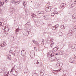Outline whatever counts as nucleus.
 I'll list each match as a JSON object with an SVG mask.
<instances>
[{
	"label": "nucleus",
	"mask_w": 76,
	"mask_h": 76,
	"mask_svg": "<svg viewBox=\"0 0 76 76\" xmlns=\"http://www.w3.org/2000/svg\"><path fill=\"white\" fill-rule=\"evenodd\" d=\"M54 52L51 51L49 52L47 55V56L50 58V60L51 61H54L55 60V56H54Z\"/></svg>",
	"instance_id": "obj_1"
},
{
	"label": "nucleus",
	"mask_w": 76,
	"mask_h": 76,
	"mask_svg": "<svg viewBox=\"0 0 76 76\" xmlns=\"http://www.w3.org/2000/svg\"><path fill=\"white\" fill-rule=\"evenodd\" d=\"M34 63L35 64H37V66H41L42 62H41V61L40 60H35L34 61Z\"/></svg>",
	"instance_id": "obj_2"
},
{
	"label": "nucleus",
	"mask_w": 76,
	"mask_h": 76,
	"mask_svg": "<svg viewBox=\"0 0 76 76\" xmlns=\"http://www.w3.org/2000/svg\"><path fill=\"white\" fill-rule=\"evenodd\" d=\"M10 10H11V15L12 16L15 15V9L13 8V7H10Z\"/></svg>",
	"instance_id": "obj_3"
},
{
	"label": "nucleus",
	"mask_w": 76,
	"mask_h": 76,
	"mask_svg": "<svg viewBox=\"0 0 76 76\" xmlns=\"http://www.w3.org/2000/svg\"><path fill=\"white\" fill-rule=\"evenodd\" d=\"M66 4V3H63L61 5V6L59 8L61 9H62V10L64 9V7H65Z\"/></svg>",
	"instance_id": "obj_4"
},
{
	"label": "nucleus",
	"mask_w": 76,
	"mask_h": 76,
	"mask_svg": "<svg viewBox=\"0 0 76 76\" xmlns=\"http://www.w3.org/2000/svg\"><path fill=\"white\" fill-rule=\"evenodd\" d=\"M44 13V12L43 11H39L37 12V14L39 15H43Z\"/></svg>",
	"instance_id": "obj_5"
},
{
	"label": "nucleus",
	"mask_w": 76,
	"mask_h": 76,
	"mask_svg": "<svg viewBox=\"0 0 76 76\" xmlns=\"http://www.w3.org/2000/svg\"><path fill=\"white\" fill-rule=\"evenodd\" d=\"M10 0H4V3H7V2H10V3H15V1L14 0H12L11 1H9Z\"/></svg>",
	"instance_id": "obj_6"
},
{
	"label": "nucleus",
	"mask_w": 76,
	"mask_h": 76,
	"mask_svg": "<svg viewBox=\"0 0 76 76\" xmlns=\"http://www.w3.org/2000/svg\"><path fill=\"white\" fill-rule=\"evenodd\" d=\"M51 7L50 6H48L45 9V10L46 12H50V11H51Z\"/></svg>",
	"instance_id": "obj_7"
},
{
	"label": "nucleus",
	"mask_w": 76,
	"mask_h": 76,
	"mask_svg": "<svg viewBox=\"0 0 76 76\" xmlns=\"http://www.w3.org/2000/svg\"><path fill=\"white\" fill-rule=\"evenodd\" d=\"M75 5H76V0H75L73 3L70 4H69V6L70 7L72 8V7H74V6H75Z\"/></svg>",
	"instance_id": "obj_8"
},
{
	"label": "nucleus",
	"mask_w": 76,
	"mask_h": 76,
	"mask_svg": "<svg viewBox=\"0 0 76 76\" xmlns=\"http://www.w3.org/2000/svg\"><path fill=\"white\" fill-rule=\"evenodd\" d=\"M69 61L70 63H74V61H75V59H74V58H69Z\"/></svg>",
	"instance_id": "obj_9"
},
{
	"label": "nucleus",
	"mask_w": 76,
	"mask_h": 76,
	"mask_svg": "<svg viewBox=\"0 0 76 76\" xmlns=\"http://www.w3.org/2000/svg\"><path fill=\"white\" fill-rule=\"evenodd\" d=\"M43 17L45 20H48V19H49L50 18V17H49V16L47 15H45Z\"/></svg>",
	"instance_id": "obj_10"
},
{
	"label": "nucleus",
	"mask_w": 76,
	"mask_h": 76,
	"mask_svg": "<svg viewBox=\"0 0 76 76\" xmlns=\"http://www.w3.org/2000/svg\"><path fill=\"white\" fill-rule=\"evenodd\" d=\"M21 54L22 56H25L26 54V52L25 51V50H22L21 52Z\"/></svg>",
	"instance_id": "obj_11"
},
{
	"label": "nucleus",
	"mask_w": 76,
	"mask_h": 76,
	"mask_svg": "<svg viewBox=\"0 0 76 76\" xmlns=\"http://www.w3.org/2000/svg\"><path fill=\"white\" fill-rule=\"evenodd\" d=\"M56 66H63V63L58 62L56 64Z\"/></svg>",
	"instance_id": "obj_12"
},
{
	"label": "nucleus",
	"mask_w": 76,
	"mask_h": 76,
	"mask_svg": "<svg viewBox=\"0 0 76 76\" xmlns=\"http://www.w3.org/2000/svg\"><path fill=\"white\" fill-rule=\"evenodd\" d=\"M21 0H17V1H15V3L16 4H19L20 3V2Z\"/></svg>",
	"instance_id": "obj_13"
},
{
	"label": "nucleus",
	"mask_w": 76,
	"mask_h": 76,
	"mask_svg": "<svg viewBox=\"0 0 76 76\" xmlns=\"http://www.w3.org/2000/svg\"><path fill=\"white\" fill-rule=\"evenodd\" d=\"M58 50V47L56 46L55 48H53L54 51H57Z\"/></svg>",
	"instance_id": "obj_14"
},
{
	"label": "nucleus",
	"mask_w": 76,
	"mask_h": 76,
	"mask_svg": "<svg viewBox=\"0 0 76 76\" xmlns=\"http://www.w3.org/2000/svg\"><path fill=\"white\" fill-rule=\"evenodd\" d=\"M50 42H52L51 44H50V47H53V44H54V42H53V41H52V40L51 39L50 40Z\"/></svg>",
	"instance_id": "obj_15"
},
{
	"label": "nucleus",
	"mask_w": 76,
	"mask_h": 76,
	"mask_svg": "<svg viewBox=\"0 0 76 76\" xmlns=\"http://www.w3.org/2000/svg\"><path fill=\"white\" fill-rule=\"evenodd\" d=\"M12 74L14 76H17V75H18V72L15 71V72L14 73H13Z\"/></svg>",
	"instance_id": "obj_16"
},
{
	"label": "nucleus",
	"mask_w": 76,
	"mask_h": 76,
	"mask_svg": "<svg viewBox=\"0 0 76 76\" xmlns=\"http://www.w3.org/2000/svg\"><path fill=\"white\" fill-rule=\"evenodd\" d=\"M30 57H31V58H33L34 57V53H31L30 54Z\"/></svg>",
	"instance_id": "obj_17"
},
{
	"label": "nucleus",
	"mask_w": 76,
	"mask_h": 76,
	"mask_svg": "<svg viewBox=\"0 0 76 76\" xmlns=\"http://www.w3.org/2000/svg\"><path fill=\"white\" fill-rule=\"evenodd\" d=\"M28 34H29V32L28 31H25L24 35H25V36L28 35Z\"/></svg>",
	"instance_id": "obj_18"
},
{
	"label": "nucleus",
	"mask_w": 76,
	"mask_h": 76,
	"mask_svg": "<svg viewBox=\"0 0 76 76\" xmlns=\"http://www.w3.org/2000/svg\"><path fill=\"white\" fill-rule=\"evenodd\" d=\"M76 45H74V48H72V51H76Z\"/></svg>",
	"instance_id": "obj_19"
},
{
	"label": "nucleus",
	"mask_w": 76,
	"mask_h": 76,
	"mask_svg": "<svg viewBox=\"0 0 76 76\" xmlns=\"http://www.w3.org/2000/svg\"><path fill=\"white\" fill-rule=\"evenodd\" d=\"M64 74V75H63L62 76H66V72H67V71H63Z\"/></svg>",
	"instance_id": "obj_20"
},
{
	"label": "nucleus",
	"mask_w": 76,
	"mask_h": 76,
	"mask_svg": "<svg viewBox=\"0 0 76 76\" xmlns=\"http://www.w3.org/2000/svg\"><path fill=\"white\" fill-rule=\"evenodd\" d=\"M24 72L26 74V73H28V69H26L24 70Z\"/></svg>",
	"instance_id": "obj_21"
},
{
	"label": "nucleus",
	"mask_w": 76,
	"mask_h": 76,
	"mask_svg": "<svg viewBox=\"0 0 76 76\" xmlns=\"http://www.w3.org/2000/svg\"><path fill=\"white\" fill-rule=\"evenodd\" d=\"M72 18L74 19H76V13H75L73 15Z\"/></svg>",
	"instance_id": "obj_22"
},
{
	"label": "nucleus",
	"mask_w": 76,
	"mask_h": 76,
	"mask_svg": "<svg viewBox=\"0 0 76 76\" xmlns=\"http://www.w3.org/2000/svg\"><path fill=\"white\" fill-rule=\"evenodd\" d=\"M31 16H32L33 17V18H34L35 16H36V15L34 13H31Z\"/></svg>",
	"instance_id": "obj_23"
},
{
	"label": "nucleus",
	"mask_w": 76,
	"mask_h": 76,
	"mask_svg": "<svg viewBox=\"0 0 76 76\" xmlns=\"http://www.w3.org/2000/svg\"><path fill=\"white\" fill-rule=\"evenodd\" d=\"M34 20L36 22H38V17L35 18Z\"/></svg>",
	"instance_id": "obj_24"
},
{
	"label": "nucleus",
	"mask_w": 76,
	"mask_h": 76,
	"mask_svg": "<svg viewBox=\"0 0 76 76\" xmlns=\"http://www.w3.org/2000/svg\"><path fill=\"white\" fill-rule=\"evenodd\" d=\"M4 4V2H3L1 1H0V7H1V6H2Z\"/></svg>",
	"instance_id": "obj_25"
},
{
	"label": "nucleus",
	"mask_w": 76,
	"mask_h": 76,
	"mask_svg": "<svg viewBox=\"0 0 76 76\" xmlns=\"http://www.w3.org/2000/svg\"><path fill=\"white\" fill-rule=\"evenodd\" d=\"M73 30L72 29H71L69 30V33H72V34L73 33Z\"/></svg>",
	"instance_id": "obj_26"
},
{
	"label": "nucleus",
	"mask_w": 76,
	"mask_h": 76,
	"mask_svg": "<svg viewBox=\"0 0 76 76\" xmlns=\"http://www.w3.org/2000/svg\"><path fill=\"white\" fill-rule=\"evenodd\" d=\"M5 31H9V28H7V26H6V27H5Z\"/></svg>",
	"instance_id": "obj_27"
},
{
	"label": "nucleus",
	"mask_w": 76,
	"mask_h": 76,
	"mask_svg": "<svg viewBox=\"0 0 76 76\" xmlns=\"http://www.w3.org/2000/svg\"><path fill=\"white\" fill-rule=\"evenodd\" d=\"M72 33H69L68 34V36L69 37H71V36H72Z\"/></svg>",
	"instance_id": "obj_28"
},
{
	"label": "nucleus",
	"mask_w": 76,
	"mask_h": 76,
	"mask_svg": "<svg viewBox=\"0 0 76 76\" xmlns=\"http://www.w3.org/2000/svg\"><path fill=\"white\" fill-rule=\"evenodd\" d=\"M4 43H2V44H1L0 45V47H4Z\"/></svg>",
	"instance_id": "obj_29"
},
{
	"label": "nucleus",
	"mask_w": 76,
	"mask_h": 76,
	"mask_svg": "<svg viewBox=\"0 0 76 76\" xmlns=\"http://www.w3.org/2000/svg\"><path fill=\"white\" fill-rule=\"evenodd\" d=\"M6 27V26H3L2 27V29H3V30H5Z\"/></svg>",
	"instance_id": "obj_30"
},
{
	"label": "nucleus",
	"mask_w": 76,
	"mask_h": 76,
	"mask_svg": "<svg viewBox=\"0 0 76 76\" xmlns=\"http://www.w3.org/2000/svg\"><path fill=\"white\" fill-rule=\"evenodd\" d=\"M52 29L53 30H56V28L55 26H53L52 27Z\"/></svg>",
	"instance_id": "obj_31"
},
{
	"label": "nucleus",
	"mask_w": 76,
	"mask_h": 76,
	"mask_svg": "<svg viewBox=\"0 0 76 76\" xmlns=\"http://www.w3.org/2000/svg\"><path fill=\"white\" fill-rule=\"evenodd\" d=\"M26 4V2L25 1H24L23 2V6H25V5Z\"/></svg>",
	"instance_id": "obj_32"
},
{
	"label": "nucleus",
	"mask_w": 76,
	"mask_h": 76,
	"mask_svg": "<svg viewBox=\"0 0 76 76\" xmlns=\"http://www.w3.org/2000/svg\"><path fill=\"white\" fill-rule=\"evenodd\" d=\"M32 76H38L37 73L33 74Z\"/></svg>",
	"instance_id": "obj_33"
},
{
	"label": "nucleus",
	"mask_w": 76,
	"mask_h": 76,
	"mask_svg": "<svg viewBox=\"0 0 76 76\" xmlns=\"http://www.w3.org/2000/svg\"><path fill=\"white\" fill-rule=\"evenodd\" d=\"M3 25V23L0 22V26H1Z\"/></svg>",
	"instance_id": "obj_34"
},
{
	"label": "nucleus",
	"mask_w": 76,
	"mask_h": 76,
	"mask_svg": "<svg viewBox=\"0 0 76 76\" xmlns=\"http://www.w3.org/2000/svg\"><path fill=\"white\" fill-rule=\"evenodd\" d=\"M55 15V14L54 13V12H53V13H51V16H54Z\"/></svg>",
	"instance_id": "obj_35"
},
{
	"label": "nucleus",
	"mask_w": 76,
	"mask_h": 76,
	"mask_svg": "<svg viewBox=\"0 0 76 76\" xmlns=\"http://www.w3.org/2000/svg\"><path fill=\"white\" fill-rule=\"evenodd\" d=\"M54 13L55 14H57L58 13V12L57 11H56V10H54Z\"/></svg>",
	"instance_id": "obj_36"
},
{
	"label": "nucleus",
	"mask_w": 76,
	"mask_h": 76,
	"mask_svg": "<svg viewBox=\"0 0 76 76\" xmlns=\"http://www.w3.org/2000/svg\"><path fill=\"white\" fill-rule=\"evenodd\" d=\"M40 75H41V76H43L44 75V73H43V72H42H42H40Z\"/></svg>",
	"instance_id": "obj_37"
},
{
	"label": "nucleus",
	"mask_w": 76,
	"mask_h": 76,
	"mask_svg": "<svg viewBox=\"0 0 76 76\" xmlns=\"http://www.w3.org/2000/svg\"><path fill=\"white\" fill-rule=\"evenodd\" d=\"M40 73H44V70L43 69H42L40 71Z\"/></svg>",
	"instance_id": "obj_38"
},
{
	"label": "nucleus",
	"mask_w": 76,
	"mask_h": 76,
	"mask_svg": "<svg viewBox=\"0 0 76 76\" xmlns=\"http://www.w3.org/2000/svg\"><path fill=\"white\" fill-rule=\"evenodd\" d=\"M26 24H27L28 26H29V25H30L31 23L29 22H28Z\"/></svg>",
	"instance_id": "obj_39"
},
{
	"label": "nucleus",
	"mask_w": 76,
	"mask_h": 76,
	"mask_svg": "<svg viewBox=\"0 0 76 76\" xmlns=\"http://www.w3.org/2000/svg\"><path fill=\"white\" fill-rule=\"evenodd\" d=\"M58 26H59V25L58 24H57V25H55V27L56 28H58Z\"/></svg>",
	"instance_id": "obj_40"
},
{
	"label": "nucleus",
	"mask_w": 76,
	"mask_h": 76,
	"mask_svg": "<svg viewBox=\"0 0 76 76\" xmlns=\"http://www.w3.org/2000/svg\"><path fill=\"white\" fill-rule=\"evenodd\" d=\"M61 69H59L56 70V71H57V72H61Z\"/></svg>",
	"instance_id": "obj_41"
},
{
	"label": "nucleus",
	"mask_w": 76,
	"mask_h": 76,
	"mask_svg": "<svg viewBox=\"0 0 76 76\" xmlns=\"http://www.w3.org/2000/svg\"><path fill=\"white\" fill-rule=\"evenodd\" d=\"M16 32H19V29L18 28V29H16Z\"/></svg>",
	"instance_id": "obj_42"
},
{
	"label": "nucleus",
	"mask_w": 76,
	"mask_h": 76,
	"mask_svg": "<svg viewBox=\"0 0 76 76\" xmlns=\"http://www.w3.org/2000/svg\"><path fill=\"white\" fill-rule=\"evenodd\" d=\"M29 26H28V25H27V24H26L25 25V26L26 28H27V27H28Z\"/></svg>",
	"instance_id": "obj_43"
},
{
	"label": "nucleus",
	"mask_w": 76,
	"mask_h": 76,
	"mask_svg": "<svg viewBox=\"0 0 76 76\" xmlns=\"http://www.w3.org/2000/svg\"><path fill=\"white\" fill-rule=\"evenodd\" d=\"M61 28L62 29H64V25H62L61 26Z\"/></svg>",
	"instance_id": "obj_44"
},
{
	"label": "nucleus",
	"mask_w": 76,
	"mask_h": 76,
	"mask_svg": "<svg viewBox=\"0 0 76 76\" xmlns=\"http://www.w3.org/2000/svg\"><path fill=\"white\" fill-rule=\"evenodd\" d=\"M33 42H34V44H36L37 42H36V41L35 40H34L33 41Z\"/></svg>",
	"instance_id": "obj_45"
},
{
	"label": "nucleus",
	"mask_w": 76,
	"mask_h": 76,
	"mask_svg": "<svg viewBox=\"0 0 76 76\" xmlns=\"http://www.w3.org/2000/svg\"><path fill=\"white\" fill-rule=\"evenodd\" d=\"M34 50H35V51H37V48L35 47H34Z\"/></svg>",
	"instance_id": "obj_46"
},
{
	"label": "nucleus",
	"mask_w": 76,
	"mask_h": 76,
	"mask_svg": "<svg viewBox=\"0 0 76 76\" xmlns=\"http://www.w3.org/2000/svg\"><path fill=\"white\" fill-rule=\"evenodd\" d=\"M65 57H66V58H67V57H68V55H67V54L65 55Z\"/></svg>",
	"instance_id": "obj_47"
},
{
	"label": "nucleus",
	"mask_w": 76,
	"mask_h": 76,
	"mask_svg": "<svg viewBox=\"0 0 76 76\" xmlns=\"http://www.w3.org/2000/svg\"><path fill=\"white\" fill-rule=\"evenodd\" d=\"M12 54L14 56H15V53L14 52H13L12 53Z\"/></svg>",
	"instance_id": "obj_48"
},
{
	"label": "nucleus",
	"mask_w": 76,
	"mask_h": 76,
	"mask_svg": "<svg viewBox=\"0 0 76 76\" xmlns=\"http://www.w3.org/2000/svg\"><path fill=\"white\" fill-rule=\"evenodd\" d=\"M35 44H36V45H39V43L36 42V43Z\"/></svg>",
	"instance_id": "obj_49"
},
{
	"label": "nucleus",
	"mask_w": 76,
	"mask_h": 76,
	"mask_svg": "<svg viewBox=\"0 0 76 76\" xmlns=\"http://www.w3.org/2000/svg\"><path fill=\"white\" fill-rule=\"evenodd\" d=\"M7 58L8 59H9V60H12V58H10L9 56H8Z\"/></svg>",
	"instance_id": "obj_50"
},
{
	"label": "nucleus",
	"mask_w": 76,
	"mask_h": 76,
	"mask_svg": "<svg viewBox=\"0 0 76 76\" xmlns=\"http://www.w3.org/2000/svg\"><path fill=\"white\" fill-rule=\"evenodd\" d=\"M3 71V69H0V73H1L2 72V71Z\"/></svg>",
	"instance_id": "obj_51"
},
{
	"label": "nucleus",
	"mask_w": 76,
	"mask_h": 76,
	"mask_svg": "<svg viewBox=\"0 0 76 76\" xmlns=\"http://www.w3.org/2000/svg\"><path fill=\"white\" fill-rule=\"evenodd\" d=\"M5 74H5V75H4V76H8V73H7V74L5 73Z\"/></svg>",
	"instance_id": "obj_52"
},
{
	"label": "nucleus",
	"mask_w": 76,
	"mask_h": 76,
	"mask_svg": "<svg viewBox=\"0 0 76 76\" xmlns=\"http://www.w3.org/2000/svg\"><path fill=\"white\" fill-rule=\"evenodd\" d=\"M12 52V50H10L9 51V52L10 53H11V54H12V53H13V52Z\"/></svg>",
	"instance_id": "obj_53"
},
{
	"label": "nucleus",
	"mask_w": 76,
	"mask_h": 76,
	"mask_svg": "<svg viewBox=\"0 0 76 76\" xmlns=\"http://www.w3.org/2000/svg\"><path fill=\"white\" fill-rule=\"evenodd\" d=\"M42 24L43 25H45V23H42Z\"/></svg>",
	"instance_id": "obj_54"
},
{
	"label": "nucleus",
	"mask_w": 76,
	"mask_h": 76,
	"mask_svg": "<svg viewBox=\"0 0 76 76\" xmlns=\"http://www.w3.org/2000/svg\"><path fill=\"white\" fill-rule=\"evenodd\" d=\"M56 71H55V72H53V73H54V74L57 73V72Z\"/></svg>",
	"instance_id": "obj_55"
},
{
	"label": "nucleus",
	"mask_w": 76,
	"mask_h": 76,
	"mask_svg": "<svg viewBox=\"0 0 76 76\" xmlns=\"http://www.w3.org/2000/svg\"><path fill=\"white\" fill-rule=\"evenodd\" d=\"M51 26V24H49L48 25V26Z\"/></svg>",
	"instance_id": "obj_56"
},
{
	"label": "nucleus",
	"mask_w": 76,
	"mask_h": 76,
	"mask_svg": "<svg viewBox=\"0 0 76 76\" xmlns=\"http://www.w3.org/2000/svg\"><path fill=\"white\" fill-rule=\"evenodd\" d=\"M8 34V31H6V32H5V34Z\"/></svg>",
	"instance_id": "obj_57"
},
{
	"label": "nucleus",
	"mask_w": 76,
	"mask_h": 76,
	"mask_svg": "<svg viewBox=\"0 0 76 76\" xmlns=\"http://www.w3.org/2000/svg\"><path fill=\"white\" fill-rule=\"evenodd\" d=\"M61 55H63V52H61Z\"/></svg>",
	"instance_id": "obj_58"
},
{
	"label": "nucleus",
	"mask_w": 76,
	"mask_h": 76,
	"mask_svg": "<svg viewBox=\"0 0 76 76\" xmlns=\"http://www.w3.org/2000/svg\"><path fill=\"white\" fill-rule=\"evenodd\" d=\"M57 55H58V53H56L55 54V56H57Z\"/></svg>",
	"instance_id": "obj_59"
},
{
	"label": "nucleus",
	"mask_w": 76,
	"mask_h": 76,
	"mask_svg": "<svg viewBox=\"0 0 76 76\" xmlns=\"http://www.w3.org/2000/svg\"><path fill=\"white\" fill-rule=\"evenodd\" d=\"M55 61H57V58H56V57H55Z\"/></svg>",
	"instance_id": "obj_60"
},
{
	"label": "nucleus",
	"mask_w": 76,
	"mask_h": 76,
	"mask_svg": "<svg viewBox=\"0 0 76 76\" xmlns=\"http://www.w3.org/2000/svg\"><path fill=\"white\" fill-rule=\"evenodd\" d=\"M50 2H49L47 3V6H48V5H50Z\"/></svg>",
	"instance_id": "obj_61"
},
{
	"label": "nucleus",
	"mask_w": 76,
	"mask_h": 76,
	"mask_svg": "<svg viewBox=\"0 0 76 76\" xmlns=\"http://www.w3.org/2000/svg\"><path fill=\"white\" fill-rule=\"evenodd\" d=\"M74 28L75 29H76V25H75L74 27Z\"/></svg>",
	"instance_id": "obj_62"
},
{
	"label": "nucleus",
	"mask_w": 76,
	"mask_h": 76,
	"mask_svg": "<svg viewBox=\"0 0 76 76\" xmlns=\"http://www.w3.org/2000/svg\"><path fill=\"white\" fill-rule=\"evenodd\" d=\"M13 69H11L10 72H12V71H13Z\"/></svg>",
	"instance_id": "obj_63"
},
{
	"label": "nucleus",
	"mask_w": 76,
	"mask_h": 76,
	"mask_svg": "<svg viewBox=\"0 0 76 76\" xmlns=\"http://www.w3.org/2000/svg\"><path fill=\"white\" fill-rule=\"evenodd\" d=\"M69 2H72V0H69Z\"/></svg>",
	"instance_id": "obj_64"
}]
</instances>
